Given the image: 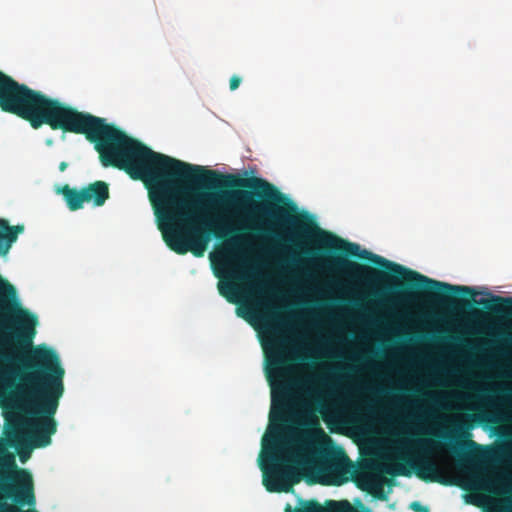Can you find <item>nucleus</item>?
Masks as SVG:
<instances>
[{
    "label": "nucleus",
    "instance_id": "b1692460",
    "mask_svg": "<svg viewBox=\"0 0 512 512\" xmlns=\"http://www.w3.org/2000/svg\"><path fill=\"white\" fill-rule=\"evenodd\" d=\"M376 497H378L379 499H385V495L382 494V492L380 491V494L379 495H376Z\"/></svg>",
    "mask_w": 512,
    "mask_h": 512
},
{
    "label": "nucleus",
    "instance_id": "1a4fd4ad",
    "mask_svg": "<svg viewBox=\"0 0 512 512\" xmlns=\"http://www.w3.org/2000/svg\"><path fill=\"white\" fill-rule=\"evenodd\" d=\"M324 469L339 477V480L335 479L331 483L340 485L343 483L341 475L345 473L346 467L349 466V459L344 451L339 450L335 453H327L323 459Z\"/></svg>",
    "mask_w": 512,
    "mask_h": 512
},
{
    "label": "nucleus",
    "instance_id": "f8f14e48",
    "mask_svg": "<svg viewBox=\"0 0 512 512\" xmlns=\"http://www.w3.org/2000/svg\"><path fill=\"white\" fill-rule=\"evenodd\" d=\"M10 441L11 445L16 448L21 462L24 463L30 457L31 446L24 441L18 432H14V434L10 436Z\"/></svg>",
    "mask_w": 512,
    "mask_h": 512
},
{
    "label": "nucleus",
    "instance_id": "4468645a",
    "mask_svg": "<svg viewBox=\"0 0 512 512\" xmlns=\"http://www.w3.org/2000/svg\"><path fill=\"white\" fill-rule=\"evenodd\" d=\"M327 506L331 509V512H354L353 507L347 501H334L330 500L327 502Z\"/></svg>",
    "mask_w": 512,
    "mask_h": 512
},
{
    "label": "nucleus",
    "instance_id": "9b49d317",
    "mask_svg": "<svg viewBox=\"0 0 512 512\" xmlns=\"http://www.w3.org/2000/svg\"><path fill=\"white\" fill-rule=\"evenodd\" d=\"M61 193L71 211L81 209L86 202L87 195L84 193V187L77 190L76 188H71L69 185H65L62 187Z\"/></svg>",
    "mask_w": 512,
    "mask_h": 512
},
{
    "label": "nucleus",
    "instance_id": "20e7f679",
    "mask_svg": "<svg viewBox=\"0 0 512 512\" xmlns=\"http://www.w3.org/2000/svg\"><path fill=\"white\" fill-rule=\"evenodd\" d=\"M23 231V225L10 226L8 220L0 218V252L7 253ZM0 314L13 324L15 339L24 347H30L36 335L37 316L20 306L15 287L1 277Z\"/></svg>",
    "mask_w": 512,
    "mask_h": 512
},
{
    "label": "nucleus",
    "instance_id": "2eb2a0df",
    "mask_svg": "<svg viewBox=\"0 0 512 512\" xmlns=\"http://www.w3.org/2000/svg\"><path fill=\"white\" fill-rule=\"evenodd\" d=\"M295 512H327L317 501H309L301 509H296Z\"/></svg>",
    "mask_w": 512,
    "mask_h": 512
},
{
    "label": "nucleus",
    "instance_id": "dca6fc26",
    "mask_svg": "<svg viewBox=\"0 0 512 512\" xmlns=\"http://www.w3.org/2000/svg\"><path fill=\"white\" fill-rule=\"evenodd\" d=\"M306 425L312 427L317 435L321 437H326L324 431L319 427V423L316 419L306 422Z\"/></svg>",
    "mask_w": 512,
    "mask_h": 512
},
{
    "label": "nucleus",
    "instance_id": "f257e3e1",
    "mask_svg": "<svg viewBox=\"0 0 512 512\" xmlns=\"http://www.w3.org/2000/svg\"><path fill=\"white\" fill-rule=\"evenodd\" d=\"M13 361L10 354H0V397L12 394L17 388L29 414L36 418L26 421L32 447H46L57 431L54 416L64 394L65 370L56 351L37 346L22 360L20 385L16 386V373L10 367Z\"/></svg>",
    "mask_w": 512,
    "mask_h": 512
},
{
    "label": "nucleus",
    "instance_id": "0eeeda50",
    "mask_svg": "<svg viewBox=\"0 0 512 512\" xmlns=\"http://www.w3.org/2000/svg\"><path fill=\"white\" fill-rule=\"evenodd\" d=\"M469 428L468 425H458L454 433H445L439 436L448 441L447 448L457 459L459 465L469 463L471 461L470 453L481 449L480 445L469 439L471 436Z\"/></svg>",
    "mask_w": 512,
    "mask_h": 512
},
{
    "label": "nucleus",
    "instance_id": "a211bd4d",
    "mask_svg": "<svg viewBox=\"0 0 512 512\" xmlns=\"http://www.w3.org/2000/svg\"><path fill=\"white\" fill-rule=\"evenodd\" d=\"M410 508L415 512H429V508L415 501L410 504Z\"/></svg>",
    "mask_w": 512,
    "mask_h": 512
},
{
    "label": "nucleus",
    "instance_id": "6e6552de",
    "mask_svg": "<svg viewBox=\"0 0 512 512\" xmlns=\"http://www.w3.org/2000/svg\"><path fill=\"white\" fill-rule=\"evenodd\" d=\"M220 257L224 266L232 269L234 276L239 279H245L244 274L246 262L237 248V240L232 238L224 249L220 252Z\"/></svg>",
    "mask_w": 512,
    "mask_h": 512
},
{
    "label": "nucleus",
    "instance_id": "393cba45",
    "mask_svg": "<svg viewBox=\"0 0 512 512\" xmlns=\"http://www.w3.org/2000/svg\"><path fill=\"white\" fill-rule=\"evenodd\" d=\"M313 381H314V382H322V379H320V378H314V379H313Z\"/></svg>",
    "mask_w": 512,
    "mask_h": 512
},
{
    "label": "nucleus",
    "instance_id": "f3484780",
    "mask_svg": "<svg viewBox=\"0 0 512 512\" xmlns=\"http://www.w3.org/2000/svg\"><path fill=\"white\" fill-rule=\"evenodd\" d=\"M240 83H241V78L237 75H233L229 81L230 90H232V91L236 90L240 86Z\"/></svg>",
    "mask_w": 512,
    "mask_h": 512
},
{
    "label": "nucleus",
    "instance_id": "5701e85b",
    "mask_svg": "<svg viewBox=\"0 0 512 512\" xmlns=\"http://www.w3.org/2000/svg\"><path fill=\"white\" fill-rule=\"evenodd\" d=\"M285 511L286 512H292L291 505L287 504Z\"/></svg>",
    "mask_w": 512,
    "mask_h": 512
},
{
    "label": "nucleus",
    "instance_id": "ddd939ff",
    "mask_svg": "<svg viewBox=\"0 0 512 512\" xmlns=\"http://www.w3.org/2000/svg\"><path fill=\"white\" fill-rule=\"evenodd\" d=\"M218 290L221 296L226 298V300L230 303L236 304L239 302L237 297L238 288L232 282H220L218 285Z\"/></svg>",
    "mask_w": 512,
    "mask_h": 512
},
{
    "label": "nucleus",
    "instance_id": "423d86ee",
    "mask_svg": "<svg viewBox=\"0 0 512 512\" xmlns=\"http://www.w3.org/2000/svg\"><path fill=\"white\" fill-rule=\"evenodd\" d=\"M428 441L417 440L415 447L417 454L413 463L416 475L425 482H436L443 485H451L453 482L442 476L438 464L431 458L427 448Z\"/></svg>",
    "mask_w": 512,
    "mask_h": 512
},
{
    "label": "nucleus",
    "instance_id": "aec40b11",
    "mask_svg": "<svg viewBox=\"0 0 512 512\" xmlns=\"http://www.w3.org/2000/svg\"><path fill=\"white\" fill-rule=\"evenodd\" d=\"M67 167H68V163H67V162H65V161L60 162V164H59V170H60L61 172H64V171L67 169Z\"/></svg>",
    "mask_w": 512,
    "mask_h": 512
},
{
    "label": "nucleus",
    "instance_id": "9d476101",
    "mask_svg": "<svg viewBox=\"0 0 512 512\" xmlns=\"http://www.w3.org/2000/svg\"><path fill=\"white\" fill-rule=\"evenodd\" d=\"M84 193L87 195V203L102 206L109 198V186L106 182L98 180L84 187Z\"/></svg>",
    "mask_w": 512,
    "mask_h": 512
},
{
    "label": "nucleus",
    "instance_id": "39448f33",
    "mask_svg": "<svg viewBox=\"0 0 512 512\" xmlns=\"http://www.w3.org/2000/svg\"><path fill=\"white\" fill-rule=\"evenodd\" d=\"M1 489L18 505L35 504L34 484L31 473L26 469H16L11 474L0 476Z\"/></svg>",
    "mask_w": 512,
    "mask_h": 512
},
{
    "label": "nucleus",
    "instance_id": "412c9836",
    "mask_svg": "<svg viewBox=\"0 0 512 512\" xmlns=\"http://www.w3.org/2000/svg\"><path fill=\"white\" fill-rule=\"evenodd\" d=\"M237 315H238V316H240V317L245 318V314H244V312L242 311V309H241V308H238V309H237Z\"/></svg>",
    "mask_w": 512,
    "mask_h": 512
},
{
    "label": "nucleus",
    "instance_id": "7ed1b4c3",
    "mask_svg": "<svg viewBox=\"0 0 512 512\" xmlns=\"http://www.w3.org/2000/svg\"><path fill=\"white\" fill-rule=\"evenodd\" d=\"M321 234L323 237L319 241L326 251L368 261L388 270L390 273L388 274L371 266L347 260L342 256H335L329 259V263L333 267L354 279L368 283H378L390 278L394 280L401 279L402 281L397 284V287L403 289L401 293L402 297L416 298L422 296L434 303L451 304L462 302L464 305H471L469 300L457 299L451 294H458L470 298H473L477 294L472 287L452 285L431 279L400 264L391 262L377 254H373L368 250H360V246L356 243L348 242L327 232L321 231Z\"/></svg>",
    "mask_w": 512,
    "mask_h": 512
},
{
    "label": "nucleus",
    "instance_id": "f03ea898",
    "mask_svg": "<svg viewBox=\"0 0 512 512\" xmlns=\"http://www.w3.org/2000/svg\"><path fill=\"white\" fill-rule=\"evenodd\" d=\"M266 376L271 386L272 406L270 429L263 438L265 459L260 462L263 484L269 492H289L299 481L295 464L298 454L285 435V413L289 408L294 389L300 382L291 377V359L283 340H274L270 348L265 347Z\"/></svg>",
    "mask_w": 512,
    "mask_h": 512
},
{
    "label": "nucleus",
    "instance_id": "4be33fe9",
    "mask_svg": "<svg viewBox=\"0 0 512 512\" xmlns=\"http://www.w3.org/2000/svg\"><path fill=\"white\" fill-rule=\"evenodd\" d=\"M0 78H12V77L3 73L2 71H0Z\"/></svg>",
    "mask_w": 512,
    "mask_h": 512
},
{
    "label": "nucleus",
    "instance_id": "6ab92c4d",
    "mask_svg": "<svg viewBox=\"0 0 512 512\" xmlns=\"http://www.w3.org/2000/svg\"><path fill=\"white\" fill-rule=\"evenodd\" d=\"M388 473L391 475H408V472L402 467L397 468L395 471H388Z\"/></svg>",
    "mask_w": 512,
    "mask_h": 512
}]
</instances>
